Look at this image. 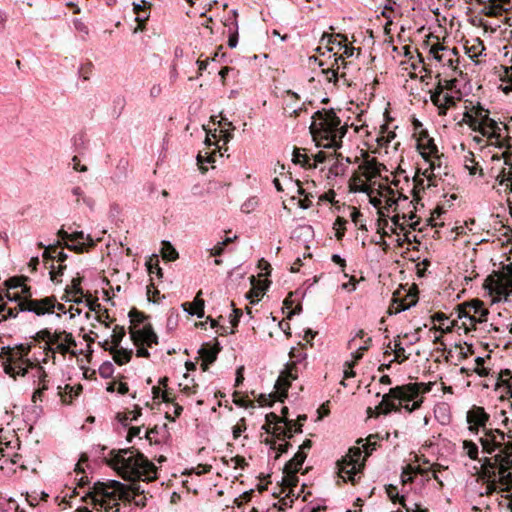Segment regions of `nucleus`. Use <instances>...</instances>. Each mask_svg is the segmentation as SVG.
I'll return each instance as SVG.
<instances>
[{
  "instance_id": "obj_38",
  "label": "nucleus",
  "mask_w": 512,
  "mask_h": 512,
  "mask_svg": "<svg viewBox=\"0 0 512 512\" xmlns=\"http://www.w3.org/2000/svg\"><path fill=\"white\" fill-rule=\"evenodd\" d=\"M133 11L136 14L135 20L141 25L145 23L146 20L149 18V14L146 11L145 6H142L140 4H133Z\"/></svg>"
},
{
  "instance_id": "obj_9",
  "label": "nucleus",
  "mask_w": 512,
  "mask_h": 512,
  "mask_svg": "<svg viewBox=\"0 0 512 512\" xmlns=\"http://www.w3.org/2000/svg\"><path fill=\"white\" fill-rule=\"evenodd\" d=\"M290 356L295 360L292 361L291 364L286 365V368L281 372L275 384L277 391L285 396L287 395L291 381L298 378V373L300 371L299 366L305 359V355L300 351H297L296 353L294 350H292L290 352Z\"/></svg>"
},
{
  "instance_id": "obj_3",
  "label": "nucleus",
  "mask_w": 512,
  "mask_h": 512,
  "mask_svg": "<svg viewBox=\"0 0 512 512\" xmlns=\"http://www.w3.org/2000/svg\"><path fill=\"white\" fill-rule=\"evenodd\" d=\"M94 489L92 495L95 501H101L102 503L111 500H122L130 503L131 499L140 497L145 493L144 488L139 483H132L128 488L117 480L97 481L94 483Z\"/></svg>"
},
{
  "instance_id": "obj_23",
  "label": "nucleus",
  "mask_w": 512,
  "mask_h": 512,
  "mask_svg": "<svg viewBox=\"0 0 512 512\" xmlns=\"http://www.w3.org/2000/svg\"><path fill=\"white\" fill-rule=\"evenodd\" d=\"M307 457L306 452L298 451L292 459H290L284 466V473L288 476L294 477L296 473L301 469L305 459Z\"/></svg>"
},
{
  "instance_id": "obj_4",
  "label": "nucleus",
  "mask_w": 512,
  "mask_h": 512,
  "mask_svg": "<svg viewBox=\"0 0 512 512\" xmlns=\"http://www.w3.org/2000/svg\"><path fill=\"white\" fill-rule=\"evenodd\" d=\"M481 471L479 477L485 482H500L502 485L512 483V459L509 456L495 454L479 460Z\"/></svg>"
},
{
  "instance_id": "obj_28",
  "label": "nucleus",
  "mask_w": 512,
  "mask_h": 512,
  "mask_svg": "<svg viewBox=\"0 0 512 512\" xmlns=\"http://www.w3.org/2000/svg\"><path fill=\"white\" fill-rule=\"evenodd\" d=\"M333 163L329 169V173L334 176L344 175L346 170L349 168V164L351 160L347 157L344 161V158H332Z\"/></svg>"
},
{
  "instance_id": "obj_42",
  "label": "nucleus",
  "mask_w": 512,
  "mask_h": 512,
  "mask_svg": "<svg viewBox=\"0 0 512 512\" xmlns=\"http://www.w3.org/2000/svg\"><path fill=\"white\" fill-rule=\"evenodd\" d=\"M485 359L483 357H476L475 358V367L473 368V371L477 373L480 377H485L488 375L489 371L486 367H484Z\"/></svg>"
},
{
  "instance_id": "obj_62",
  "label": "nucleus",
  "mask_w": 512,
  "mask_h": 512,
  "mask_svg": "<svg viewBox=\"0 0 512 512\" xmlns=\"http://www.w3.org/2000/svg\"><path fill=\"white\" fill-rule=\"evenodd\" d=\"M62 246V243L60 240H57L56 244L54 245H49L48 247H45V251L43 252V258L46 260V259H50V260H53L54 259V255H52L50 253V251H54L56 252L58 247H61Z\"/></svg>"
},
{
  "instance_id": "obj_54",
  "label": "nucleus",
  "mask_w": 512,
  "mask_h": 512,
  "mask_svg": "<svg viewBox=\"0 0 512 512\" xmlns=\"http://www.w3.org/2000/svg\"><path fill=\"white\" fill-rule=\"evenodd\" d=\"M457 79H450V80H444L443 82L442 81H439L437 87H442L443 88V91H454V89H456L457 87Z\"/></svg>"
},
{
  "instance_id": "obj_32",
  "label": "nucleus",
  "mask_w": 512,
  "mask_h": 512,
  "mask_svg": "<svg viewBox=\"0 0 512 512\" xmlns=\"http://www.w3.org/2000/svg\"><path fill=\"white\" fill-rule=\"evenodd\" d=\"M483 110L481 109L476 113V115H473L470 112H466L463 117V121L473 130V131H479V128L481 127V117Z\"/></svg>"
},
{
  "instance_id": "obj_46",
  "label": "nucleus",
  "mask_w": 512,
  "mask_h": 512,
  "mask_svg": "<svg viewBox=\"0 0 512 512\" xmlns=\"http://www.w3.org/2000/svg\"><path fill=\"white\" fill-rule=\"evenodd\" d=\"M125 104H126V101L123 96H117L114 98V100H113L114 108H113V113H112L114 117L118 118L120 116L122 110L125 107Z\"/></svg>"
},
{
  "instance_id": "obj_29",
  "label": "nucleus",
  "mask_w": 512,
  "mask_h": 512,
  "mask_svg": "<svg viewBox=\"0 0 512 512\" xmlns=\"http://www.w3.org/2000/svg\"><path fill=\"white\" fill-rule=\"evenodd\" d=\"M385 490L390 500H392L394 503H400L407 512L414 511L412 508L407 506L405 503V496L399 493L397 486L389 484L385 486Z\"/></svg>"
},
{
  "instance_id": "obj_13",
  "label": "nucleus",
  "mask_w": 512,
  "mask_h": 512,
  "mask_svg": "<svg viewBox=\"0 0 512 512\" xmlns=\"http://www.w3.org/2000/svg\"><path fill=\"white\" fill-rule=\"evenodd\" d=\"M338 52L334 53V62L330 68L323 69V73L326 74V78L328 81H334L337 85H339L340 81L343 82L344 85L348 87L351 86L349 79L347 78V69L348 62L343 57V54L337 56Z\"/></svg>"
},
{
  "instance_id": "obj_30",
  "label": "nucleus",
  "mask_w": 512,
  "mask_h": 512,
  "mask_svg": "<svg viewBox=\"0 0 512 512\" xmlns=\"http://www.w3.org/2000/svg\"><path fill=\"white\" fill-rule=\"evenodd\" d=\"M67 258H68V255L66 253H64L63 251L57 252V255L54 256V259H56L60 263V265L58 267V271H56L55 265L51 264L50 271H49L51 280H53V281L57 280V277L61 276L63 274V270L66 268V265H64L63 263L67 260Z\"/></svg>"
},
{
  "instance_id": "obj_53",
  "label": "nucleus",
  "mask_w": 512,
  "mask_h": 512,
  "mask_svg": "<svg viewBox=\"0 0 512 512\" xmlns=\"http://www.w3.org/2000/svg\"><path fill=\"white\" fill-rule=\"evenodd\" d=\"M510 0H466L467 3L471 4L476 2L477 4L490 3L492 7L501 8L503 4L509 3Z\"/></svg>"
},
{
  "instance_id": "obj_21",
  "label": "nucleus",
  "mask_w": 512,
  "mask_h": 512,
  "mask_svg": "<svg viewBox=\"0 0 512 512\" xmlns=\"http://www.w3.org/2000/svg\"><path fill=\"white\" fill-rule=\"evenodd\" d=\"M336 473L343 482L352 481V447L348 448L345 456L337 460Z\"/></svg>"
},
{
  "instance_id": "obj_36",
  "label": "nucleus",
  "mask_w": 512,
  "mask_h": 512,
  "mask_svg": "<svg viewBox=\"0 0 512 512\" xmlns=\"http://www.w3.org/2000/svg\"><path fill=\"white\" fill-rule=\"evenodd\" d=\"M464 166L469 171L470 175H475L478 170L480 171V175H483L482 169L478 168V163L475 162L474 154L471 151L464 156Z\"/></svg>"
},
{
  "instance_id": "obj_19",
  "label": "nucleus",
  "mask_w": 512,
  "mask_h": 512,
  "mask_svg": "<svg viewBox=\"0 0 512 512\" xmlns=\"http://www.w3.org/2000/svg\"><path fill=\"white\" fill-rule=\"evenodd\" d=\"M71 242L77 241V244L65 243L64 247L75 253H83L94 246V241L90 235H86L83 231H74L70 233Z\"/></svg>"
},
{
  "instance_id": "obj_26",
  "label": "nucleus",
  "mask_w": 512,
  "mask_h": 512,
  "mask_svg": "<svg viewBox=\"0 0 512 512\" xmlns=\"http://www.w3.org/2000/svg\"><path fill=\"white\" fill-rule=\"evenodd\" d=\"M105 350L110 351L113 354V359L118 365H124L131 360L132 351L124 348H113L108 347V341L106 340L103 344Z\"/></svg>"
},
{
  "instance_id": "obj_10",
  "label": "nucleus",
  "mask_w": 512,
  "mask_h": 512,
  "mask_svg": "<svg viewBox=\"0 0 512 512\" xmlns=\"http://www.w3.org/2000/svg\"><path fill=\"white\" fill-rule=\"evenodd\" d=\"M65 313V306L61 303H56L55 297H45L39 300H28L20 304L22 312H33L38 316L53 313L54 309Z\"/></svg>"
},
{
  "instance_id": "obj_58",
  "label": "nucleus",
  "mask_w": 512,
  "mask_h": 512,
  "mask_svg": "<svg viewBox=\"0 0 512 512\" xmlns=\"http://www.w3.org/2000/svg\"><path fill=\"white\" fill-rule=\"evenodd\" d=\"M80 284H81V279H80V278H73V279H72V286H71V289L66 290V292H67V293H71V294H73L74 296H76V295H82V294H83V291H82V288L80 287Z\"/></svg>"
},
{
  "instance_id": "obj_7",
  "label": "nucleus",
  "mask_w": 512,
  "mask_h": 512,
  "mask_svg": "<svg viewBox=\"0 0 512 512\" xmlns=\"http://www.w3.org/2000/svg\"><path fill=\"white\" fill-rule=\"evenodd\" d=\"M30 352V346L19 344L16 347H3L2 353L6 356L4 362V371L14 379L17 376H25L28 373L31 361L27 358Z\"/></svg>"
},
{
  "instance_id": "obj_24",
  "label": "nucleus",
  "mask_w": 512,
  "mask_h": 512,
  "mask_svg": "<svg viewBox=\"0 0 512 512\" xmlns=\"http://www.w3.org/2000/svg\"><path fill=\"white\" fill-rule=\"evenodd\" d=\"M202 291H199L193 302H185L182 304L183 309L190 315H196L197 318L204 317V300L200 297Z\"/></svg>"
},
{
  "instance_id": "obj_57",
  "label": "nucleus",
  "mask_w": 512,
  "mask_h": 512,
  "mask_svg": "<svg viewBox=\"0 0 512 512\" xmlns=\"http://www.w3.org/2000/svg\"><path fill=\"white\" fill-rule=\"evenodd\" d=\"M73 24H74V28L80 32V33H83L84 36H82V40H86V36L89 34V29L87 27V25L82 22L80 19H75L73 21Z\"/></svg>"
},
{
  "instance_id": "obj_25",
  "label": "nucleus",
  "mask_w": 512,
  "mask_h": 512,
  "mask_svg": "<svg viewBox=\"0 0 512 512\" xmlns=\"http://www.w3.org/2000/svg\"><path fill=\"white\" fill-rule=\"evenodd\" d=\"M285 426H279V424L274 426V434L279 440H284L285 438H292L293 433H301V424L294 428L295 423L293 420H289L288 424H284Z\"/></svg>"
},
{
  "instance_id": "obj_6",
  "label": "nucleus",
  "mask_w": 512,
  "mask_h": 512,
  "mask_svg": "<svg viewBox=\"0 0 512 512\" xmlns=\"http://www.w3.org/2000/svg\"><path fill=\"white\" fill-rule=\"evenodd\" d=\"M478 442L483 453L491 456L501 454L512 459V436L504 431L490 427L479 434Z\"/></svg>"
},
{
  "instance_id": "obj_34",
  "label": "nucleus",
  "mask_w": 512,
  "mask_h": 512,
  "mask_svg": "<svg viewBox=\"0 0 512 512\" xmlns=\"http://www.w3.org/2000/svg\"><path fill=\"white\" fill-rule=\"evenodd\" d=\"M292 161L295 164H301V166L308 168V169H314L316 168L315 163L310 162V158L306 154H302L300 152V149L295 148L293 151V159Z\"/></svg>"
},
{
  "instance_id": "obj_37",
  "label": "nucleus",
  "mask_w": 512,
  "mask_h": 512,
  "mask_svg": "<svg viewBox=\"0 0 512 512\" xmlns=\"http://www.w3.org/2000/svg\"><path fill=\"white\" fill-rule=\"evenodd\" d=\"M477 43L466 47V53L469 55L470 58H477L483 54L485 51V47L483 42L480 39L476 40Z\"/></svg>"
},
{
  "instance_id": "obj_56",
  "label": "nucleus",
  "mask_w": 512,
  "mask_h": 512,
  "mask_svg": "<svg viewBox=\"0 0 512 512\" xmlns=\"http://www.w3.org/2000/svg\"><path fill=\"white\" fill-rule=\"evenodd\" d=\"M479 320L480 319L476 315L469 316L468 320L463 322L465 331L469 332L472 329H476V325L482 323V322H479Z\"/></svg>"
},
{
  "instance_id": "obj_5",
  "label": "nucleus",
  "mask_w": 512,
  "mask_h": 512,
  "mask_svg": "<svg viewBox=\"0 0 512 512\" xmlns=\"http://www.w3.org/2000/svg\"><path fill=\"white\" fill-rule=\"evenodd\" d=\"M354 165H357V169H354V193H369V182L379 175L376 159L367 150L357 146L354 150Z\"/></svg>"
},
{
  "instance_id": "obj_55",
  "label": "nucleus",
  "mask_w": 512,
  "mask_h": 512,
  "mask_svg": "<svg viewBox=\"0 0 512 512\" xmlns=\"http://www.w3.org/2000/svg\"><path fill=\"white\" fill-rule=\"evenodd\" d=\"M129 318L132 323H144L146 320V316L144 315V313H142L136 309L130 310Z\"/></svg>"
},
{
  "instance_id": "obj_35",
  "label": "nucleus",
  "mask_w": 512,
  "mask_h": 512,
  "mask_svg": "<svg viewBox=\"0 0 512 512\" xmlns=\"http://www.w3.org/2000/svg\"><path fill=\"white\" fill-rule=\"evenodd\" d=\"M24 280L25 279H22V278H12L10 280V282L12 283L10 287L12 288H18L20 287L22 290V293L25 295L26 299L24 301H21L18 306L20 307V304L28 301V300H32L31 297H32V293H31V288L29 286H27L25 283H24Z\"/></svg>"
},
{
  "instance_id": "obj_22",
  "label": "nucleus",
  "mask_w": 512,
  "mask_h": 512,
  "mask_svg": "<svg viewBox=\"0 0 512 512\" xmlns=\"http://www.w3.org/2000/svg\"><path fill=\"white\" fill-rule=\"evenodd\" d=\"M501 128L499 124L491 119L487 114L481 117V127L479 128V133L488 138H496L500 137Z\"/></svg>"
},
{
  "instance_id": "obj_15",
  "label": "nucleus",
  "mask_w": 512,
  "mask_h": 512,
  "mask_svg": "<svg viewBox=\"0 0 512 512\" xmlns=\"http://www.w3.org/2000/svg\"><path fill=\"white\" fill-rule=\"evenodd\" d=\"M316 115L322 120L321 125L322 128L333 138L337 136L342 138L347 132V125L341 126V119L336 115L334 111H328L325 113H321L320 111L316 112Z\"/></svg>"
},
{
  "instance_id": "obj_2",
  "label": "nucleus",
  "mask_w": 512,
  "mask_h": 512,
  "mask_svg": "<svg viewBox=\"0 0 512 512\" xmlns=\"http://www.w3.org/2000/svg\"><path fill=\"white\" fill-rule=\"evenodd\" d=\"M423 402L420 396L418 383H409L402 386L391 388L388 393L383 395L377 409L381 414L399 412L404 408L408 413L418 409Z\"/></svg>"
},
{
  "instance_id": "obj_41",
  "label": "nucleus",
  "mask_w": 512,
  "mask_h": 512,
  "mask_svg": "<svg viewBox=\"0 0 512 512\" xmlns=\"http://www.w3.org/2000/svg\"><path fill=\"white\" fill-rule=\"evenodd\" d=\"M124 336H125L124 327L116 325L113 330V335H112V343H113L112 347L118 348Z\"/></svg>"
},
{
  "instance_id": "obj_51",
  "label": "nucleus",
  "mask_w": 512,
  "mask_h": 512,
  "mask_svg": "<svg viewBox=\"0 0 512 512\" xmlns=\"http://www.w3.org/2000/svg\"><path fill=\"white\" fill-rule=\"evenodd\" d=\"M395 355H396V358H395V361L399 362V363H402L404 362L405 360L408 359V356L405 355V349L404 347L401 345L400 342H396L394 344V349H393Z\"/></svg>"
},
{
  "instance_id": "obj_44",
  "label": "nucleus",
  "mask_w": 512,
  "mask_h": 512,
  "mask_svg": "<svg viewBox=\"0 0 512 512\" xmlns=\"http://www.w3.org/2000/svg\"><path fill=\"white\" fill-rule=\"evenodd\" d=\"M114 373V366L110 361H105L99 367V374L102 378H110Z\"/></svg>"
},
{
  "instance_id": "obj_11",
  "label": "nucleus",
  "mask_w": 512,
  "mask_h": 512,
  "mask_svg": "<svg viewBox=\"0 0 512 512\" xmlns=\"http://www.w3.org/2000/svg\"><path fill=\"white\" fill-rule=\"evenodd\" d=\"M466 420L469 432L474 435H479L492 427L490 424V415L481 406H472L466 413Z\"/></svg>"
},
{
  "instance_id": "obj_1",
  "label": "nucleus",
  "mask_w": 512,
  "mask_h": 512,
  "mask_svg": "<svg viewBox=\"0 0 512 512\" xmlns=\"http://www.w3.org/2000/svg\"><path fill=\"white\" fill-rule=\"evenodd\" d=\"M110 464L122 469L129 477L148 480L156 478V467L134 447L112 450Z\"/></svg>"
},
{
  "instance_id": "obj_17",
  "label": "nucleus",
  "mask_w": 512,
  "mask_h": 512,
  "mask_svg": "<svg viewBox=\"0 0 512 512\" xmlns=\"http://www.w3.org/2000/svg\"><path fill=\"white\" fill-rule=\"evenodd\" d=\"M431 100L439 109L440 115H445L446 111L455 106L456 98L449 92H444L442 87H436L431 94Z\"/></svg>"
},
{
  "instance_id": "obj_8",
  "label": "nucleus",
  "mask_w": 512,
  "mask_h": 512,
  "mask_svg": "<svg viewBox=\"0 0 512 512\" xmlns=\"http://www.w3.org/2000/svg\"><path fill=\"white\" fill-rule=\"evenodd\" d=\"M130 336L134 345L137 346V357L149 358L150 353L144 345L151 347L153 344H158V336L150 323L144 324V326L139 329L131 328Z\"/></svg>"
},
{
  "instance_id": "obj_33",
  "label": "nucleus",
  "mask_w": 512,
  "mask_h": 512,
  "mask_svg": "<svg viewBox=\"0 0 512 512\" xmlns=\"http://www.w3.org/2000/svg\"><path fill=\"white\" fill-rule=\"evenodd\" d=\"M416 297L415 295H407L406 299L399 301L398 299H395L393 308L395 309L396 313L405 311L409 309L411 306L416 304Z\"/></svg>"
},
{
  "instance_id": "obj_39",
  "label": "nucleus",
  "mask_w": 512,
  "mask_h": 512,
  "mask_svg": "<svg viewBox=\"0 0 512 512\" xmlns=\"http://www.w3.org/2000/svg\"><path fill=\"white\" fill-rule=\"evenodd\" d=\"M364 113L361 111L360 113H357L356 117H354V133H365L368 134L367 129L365 128V122L363 120Z\"/></svg>"
},
{
  "instance_id": "obj_18",
  "label": "nucleus",
  "mask_w": 512,
  "mask_h": 512,
  "mask_svg": "<svg viewBox=\"0 0 512 512\" xmlns=\"http://www.w3.org/2000/svg\"><path fill=\"white\" fill-rule=\"evenodd\" d=\"M431 100L439 109L440 115H445L446 111L455 106L456 98L449 92H444L442 87H436L431 94Z\"/></svg>"
},
{
  "instance_id": "obj_14",
  "label": "nucleus",
  "mask_w": 512,
  "mask_h": 512,
  "mask_svg": "<svg viewBox=\"0 0 512 512\" xmlns=\"http://www.w3.org/2000/svg\"><path fill=\"white\" fill-rule=\"evenodd\" d=\"M354 446V477L357 474V465H362L363 462L372 454L376 449V436L370 435L366 439H358Z\"/></svg>"
},
{
  "instance_id": "obj_63",
  "label": "nucleus",
  "mask_w": 512,
  "mask_h": 512,
  "mask_svg": "<svg viewBox=\"0 0 512 512\" xmlns=\"http://www.w3.org/2000/svg\"><path fill=\"white\" fill-rule=\"evenodd\" d=\"M203 358L205 359V363H202V368L204 371L208 369V363H213L216 360V353L213 351L205 350L203 353Z\"/></svg>"
},
{
  "instance_id": "obj_64",
  "label": "nucleus",
  "mask_w": 512,
  "mask_h": 512,
  "mask_svg": "<svg viewBox=\"0 0 512 512\" xmlns=\"http://www.w3.org/2000/svg\"><path fill=\"white\" fill-rule=\"evenodd\" d=\"M19 311H20L19 306L15 307V308H7L6 307L4 315L0 319V322L6 321L7 319H11V318H16Z\"/></svg>"
},
{
  "instance_id": "obj_60",
  "label": "nucleus",
  "mask_w": 512,
  "mask_h": 512,
  "mask_svg": "<svg viewBox=\"0 0 512 512\" xmlns=\"http://www.w3.org/2000/svg\"><path fill=\"white\" fill-rule=\"evenodd\" d=\"M371 342V338H368L363 345H360L356 351H354V364L360 360L363 356V352L369 348V343Z\"/></svg>"
},
{
  "instance_id": "obj_27",
  "label": "nucleus",
  "mask_w": 512,
  "mask_h": 512,
  "mask_svg": "<svg viewBox=\"0 0 512 512\" xmlns=\"http://www.w3.org/2000/svg\"><path fill=\"white\" fill-rule=\"evenodd\" d=\"M468 303L469 311H472V315H476L480 320L479 322H486L489 314L488 309L484 307V304L479 299H474Z\"/></svg>"
},
{
  "instance_id": "obj_43",
  "label": "nucleus",
  "mask_w": 512,
  "mask_h": 512,
  "mask_svg": "<svg viewBox=\"0 0 512 512\" xmlns=\"http://www.w3.org/2000/svg\"><path fill=\"white\" fill-rule=\"evenodd\" d=\"M312 234H313V229H312V227L310 225L298 226L293 231V237H297V238H300V237L308 238V237H311Z\"/></svg>"
},
{
  "instance_id": "obj_31",
  "label": "nucleus",
  "mask_w": 512,
  "mask_h": 512,
  "mask_svg": "<svg viewBox=\"0 0 512 512\" xmlns=\"http://www.w3.org/2000/svg\"><path fill=\"white\" fill-rule=\"evenodd\" d=\"M462 449L466 456H468L471 460L478 461L481 460L479 457V446L477 443L472 440H464L462 442Z\"/></svg>"
},
{
  "instance_id": "obj_61",
  "label": "nucleus",
  "mask_w": 512,
  "mask_h": 512,
  "mask_svg": "<svg viewBox=\"0 0 512 512\" xmlns=\"http://www.w3.org/2000/svg\"><path fill=\"white\" fill-rule=\"evenodd\" d=\"M266 420L269 424H275V425L280 424V423H284V424L289 423V419H282L280 416H278L274 412L267 414Z\"/></svg>"
},
{
  "instance_id": "obj_59",
  "label": "nucleus",
  "mask_w": 512,
  "mask_h": 512,
  "mask_svg": "<svg viewBox=\"0 0 512 512\" xmlns=\"http://www.w3.org/2000/svg\"><path fill=\"white\" fill-rule=\"evenodd\" d=\"M257 204L258 202L256 198H250L242 204L241 211L244 213H250L256 208Z\"/></svg>"
},
{
  "instance_id": "obj_52",
  "label": "nucleus",
  "mask_w": 512,
  "mask_h": 512,
  "mask_svg": "<svg viewBox=\"0 0 512 512\" xmlns=\"http://www.w3.org/2000/svg\"><path fill=\"white\" fill-rule=\"evenodd\" d=\"M469 310L470 309L468 308L467 302L458 305V307H457L458 318L465 319V321L468 320L469 316L472 315V311H469Z\"/></svg>"
},
{
  "instance_id": "obj_45",
  "label": "nucleus",
  "mask_w": 512,
  "mask_h": 512,
  "mask_svg": "<svg viewBox=\"0 0 512 512\" xmlns=\"http://www.w3.org/2000/svg\"><path fill=\"white\" fill-rule=\"evenodd\" d=\"M396 137L395 132L388 131L386 135L377 136L375 141L381 147H387Z\"/></svg>"
},
{
  "instance_id": "obj_49",
  "label": "nucleus",
  "mask_w": 512,
  "mask_h": 512,
  "mask_svg": "<svg viewBox=\"0 0 512 512\" xmlns=\"http://www.w3.org/2000/svg\"><path fill=\"white\" fill-rule=\"evenodd\" d=\"M166 249L163 251V257L169 261H174L178 258V252L170 244V242H164Z\"/></svg>"
},
{
  "instance_id": "obj_40",
  "label": "nucleus",
  "mask_w": 512,
  "mask_h": 512,
  "mask_svg": "<svg viewBox=\"0 0 512 512\" xmlns=\"http://www.w3.org/2000/svg\"><path fill=\"white\" fill-rule=\"evenodd\" d=\"M141 415V411H131L125 415L118 414L119 421L123 426H128L129 423L133 421H137L138 417Z\"/></svg>"
},
{
  "instance_id": "obj_50",
  "label": "nucleus",
  "mask_w": 512,
  "mask_h": 512,
  "mask_svg": "<svg viewBox=\"0 0 512 512\" xmlns=\"http://www.w3.org/2000/svg\"><path fill=\"white\" fill-rule=\"evenodd\" d=\"M486 484L487 485L484 490H480L477 492L479 497L490 496L494 494L497 491V487L498 484H500V482H486Z\"/></svg>"
},
{
  "instance_id": "obj_20",
  "label": "nucleus",
  "mask_w": 512,
  "mask_h": 512,
  "mask_svg": "<svg viewBox=\"0 0 512 512\" xmlns=\"http://www.w3.org/2000/svg\"><path fill=\"white\" fill-rule=\"evenodd\" d=\"M430 54L433 55V58L443 65L453 66L454 60L452 56H457L458 51L457 48H449L443 46L441 44L432 45L430 48Z\"/></svg>"
},
{
  "instance_id": "obj_47",
  "label": "nucleus",
  "mask_w": 512,
  "mask_h": 512,
  "mask_svg": "<svg viewBox=\"0 0 512 512\" xmlns=\"http://www.w3.org/2000/svg\"><path fill=\"white\" fill-rule=\"evenodd\" d=\"M347 223L343 217H337L333 229L335 230V236L338 240H341L344 236V226Z\"/></svg>"
},
{
  "instance_id": "obj_12",
  "label": "nucleus",
  "mask_w": 512,
  "mask_h": 512,
  "mask_svg": "<svg viewBox=\"0 0 512 512\" xmlns=\"http://www.w3.org/2000/svg\"><path fill=\"white\" fill-rule=\"evenodd\" d=\"M78 486L79 488H84L85 486H88V490L85 491L84 496H82V499L84 501H87L88 499L91 500V504L94 506L95 509L101 510V512H121V506L119 504L120 500H111L107 502H101V501H95L92 492H94V484L92 486H89V480L87 476L82 475L78 480Z\"/></svg>"
},
{
  "instance_id": "obj_16",
  "label": "nucleus",
  "mask_w": 512,
  "mask_h": 512,
  "mask_svg": "<svg viewBox=\"0 0 512 512\" xmlns=\"http://www.w3.org/2000/svg\"><path fill=\"white\" fill-rule=\"evenodd\" d=\"M27 374H30V376L33 378L34 384L38 385V389L33 393L32 396V399L35 402L36 399H41L43 391L48 389V384L46 380L47 373L44 367H42L39 364H34L31 362V364H29Z\"/></svg>"
},
{
  "instance_id": "obj_48",
  "label": "nucleus",
  "mask_w": 512,
  "mask_h": 512,
  "mask_svg": "<svg viewBox=\"0 0 512 512\" xmlns=\"http://www.w3.org/2000/svg\"><path fill=\"white\" fill-rule=\"evenodd\" d=\"M509 384H512V372L506 369L501 372V377L497 383V386L499 388H507Z\"/></svg>"
}]
</instances>
